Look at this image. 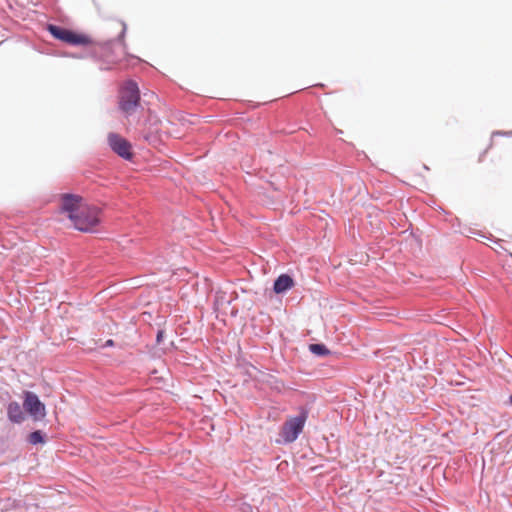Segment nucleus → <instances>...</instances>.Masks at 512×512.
<instances>
[{
  "instance_id": "obj_1",
  "label": "nucleus",
  "mask_w": 512,
  "mask_h": 512,
  "mask_svg": "<svg viewBox=\"0 0 512 512\" xmlns=\"http://www.w3.org/2000/svg\"><path fill=\"white\" fill-rule=\"evenodd\" d=\"M298 414L289 417L282 425L280 431L281 441L283 444H291L295 442L300 434L303 432L306 421L309 417V408L307 406H300Z\"/></svg>"
},
{
  "instance_id": "obj_2",
  "label": "nucleus",
  "mask_w": 512,
  "mask_h": 512,
  "mask_svg": "<svg viewBox=\"0 0 512 512\" xmlns=\"http://www.w3.org/2000/svg\"><path fill=\"white\" fill-rule=\"evenodd\" d=\"M46 31L55 39L73 47L88 46L92 44L90 36L73 29L49 23Z\"/></svg>"
},
{
  "instance_id": "obj_3",
  "label": "nucleus",
  "mask_w": 512,
  "mask_h": 512,
  "mask_svg": "<svg viewBox=\"0 0 512 512\" xmlns=\"http://www.w3.org/2000/svg\"><path fill=\"white\" fill-rule=\"evenodd\" d=\"M102 209L95 205L83 206L70 221L74 229L88 233L101 223Z\"/></svg>"
},
{
  "instance_id": "obj_4",
  "label": "nucleus",
  "mask_w": 512,
  "mask_h": 512,
  "mask_svg": "<svg viewBox=\"0 0 512 512\" xmlns=\"http://www.w3.org/2000/svg\"><path fill=\"white\" fill-rule=\"evenodd\" d=\"M140 90L137 82L128 80L119 98V109L125 114H132L140 103Z\"/></svg>"
},
{
  "instance_id": "obj_5",
  "label": "nucleus",
  "mask_w": 512,
  "mask_h": 512,
  "mask_svg": "<svg viewBox=\"0 0 512 512\" xmlns=\"http://www.w3.org/2000/svg\"><path fill=\"white\" fill-rule=\"evenodd\" d=\"M122 29L116 38L106 40L101 45L105 53L110 55L114 61H120L121 56H128L127 45L125 43V36L127 32V25L124 21H119Z\"/></svg>"
},
{
  "instance_id": "obj_6",
  "label": "nucleus",
  "mask_w": 512,
  "mask_h": 512,
  "mask_svg": "<svg viewBox=\"0 0 512 512\" xmlns=\"http://www.w3.org/2000/svg\"><path fill=\"white\" fill-rule=\"evenodd\" d=\"M23 409L34 421H41L46 416L45 404L32 391L24 392Z\"/></svg>"
},
{
  "instance_id": "obj_7",
  "label": "nucleus",
  "mask_w": 512,
  "mask_h": 512,
  "mask_svg": "<svg viewBox=\"0 0 512 512\" xmlns=\"http://www.w3.org/2000/svg\"><path fill=\"white\" fill-rule=\"evenodd\" d=\"M107 142L110 149L120 158L130 161L134 154L131 143L118 133L110 132L107 135Z\"/></svg>"
},
{
  "instance_id": "obj_8",
  "label": "nucleus",
  "mask_w": 512,
  "mask_h": 512,
  "mask_svg": "<svg viewBox=\"0 0 512 512\" xmlns=\"http://www.w3.org/2000/svg\"><path fill=\"white\" fill-rule=\"evenodd\" d=\"M83 198L74 193L61 194L60 211L67 214V218L72 219L83 207L81 206Z\"/></svg>"
},
{
  "instance_id": "obj_9",
  "label": "nucleus",
  "mask_w": 512,
  "mask_h": 512,
  "mask_svg": "<svg viewBox=\"0 0 512 512\" xmlns=\"http://www.w3.org/2000/svg\"><path fill=\"white\" fill-rule=\"evenodd\" d=\"M296 282L292 275L288 273H281L273 281L272 291L276 295H284L290 291Z\"/></svg>"
},
{
  "instance_id": "obj_10",
  "label": "nucleus",
  "mask_w": 512,
  "mask_h": 512,
  "mask_svg": "<svg viewBox=\"0 0 512 512\" xmlns=\"http://www.w3.org/2000/svg\"><path fill=\"white\" fill-rule=\"evenodd\" d=\"M139 135L141 139L154 147L162 143L161 131L157 127L143 128Z\"/></svg>"
},
{
  "instance_id": "obj_11",
  "label": "nucleus",
  "mask_w": 512,
  "mask_h": 512,
  "mask_svg": "<svg viewBox=\"0 0 512 512\" xmlns=\"http://www.w3.org/2000/svg\"><path fill=\"white\" fill-rule=\"evenodd\" d=\"M7 418L14 424H20L25 420V412L18 402L11 401L8 403Z\"/></svg>"
},
{
  "instance_id": "obj_12",
  "label": "nucleus",
  "mask_w": 512,
  "mask_h": 512,
  "mask_svg": "<svg viewBox=\"0 0 512 512\" xmlns=\"http://www.w3.org/2000/svg\"><path fill=\"white\" fill-rule=\"evenodd\" d=\"M309 351L317 357H326L331 354L330 349L323 343H312L309 345Z\"/></svg>"
},
{
  "instance_id": "obj_13",
  "label": "nucleus",
  "mask_w": 512,
  "mask_h": 512,
  "mask_svg": "<svg viewBox=\"0 0 512 512\" xmlns=\"http://www.w3.org/2000/svg\"><path fill=\"white\" fill-rule=\"evenodd\" d=\"M27 441L31 445L45 444L46 434L42 430H34L28 435Z\"/></svg>"
},
{
  "instance_id": "obj_14",
  "label": "nucleus",
  "mask_w": 512,
  "mask_h": 512,
  "mask_svg": "<svg viewBox=\"0 0 512 512\" xmlns=\"http://www.w3.org/2000/svg\"><path fill=\"white\" fill-rule=\"evenodd\" d=\"M165 331L164 329H158L156 333V344H160L164 339Z\"/></svg>"
},
{
  "instance_id": "obj_15",
  "label": "nucleus",
  "mask_w": 512,
  "mask_h": 512,
  "mask_svg": "<svg viewBox=\"0 0 512 512\" xmlns=\"http://www.w3.org/2000/svg\"><path fill=\"white\" fill-rule=\"evenodd\" d=\"M492 136H506L511 137L512 136V130L511 131H494L492 133Z\"/></svg>"
},
{
  "instance_id": "obj_16",
  "label": "nucleus",
  "mask_w": 512,
  "mask_h": 512,
  "mask_svg": "<svg viewBox=\"0 0 512 512\" xmlns=\"http://www.w3.org/2000/svg\"><path fill=\"white\" fill-rule=\"evenodd\" d=\"M116 345L115 341L112 340V339H108L106 340L102 345H101V348H111V347H114Z\"/></svg>"
},
{
  "instance_id": "obj_17",
  "label": "nucleus",
  "mask_w": 512,
  "mask_h": 512,
  "mask_svg": "<svg viewBox=\"0 0 512 512\" xmlns=\"http://www.w3.org/2000/svg\"><path fill=\"white\" fill-rule=\"evenodd\" d=\"M63 56L64 57L75 58V59H80V58L83 57L82 55L77 54V53H64Z\"/></svg>"
},
{
  "instance_id": "obj_18",
  "label": "nucleus",
  "mask_w": 512,
  "mask_h": 512,
  "mask_svg": "<svg viewBox=\"0 0 512 512\" xmlns=\"http://www.w3.org/2000/svg\"><path fill=\"white\" fill-rule=\"evenodd\" d=\"M470 233L474 234V235H480L481 237H485L484 235H482L480 232H476V231H473L472 229H470Z\"/></svg>"
},
{
  "instance_id": "obj_19",
  "label": "nucleus",
  "mask_w": 512,
  "mask_h": 512,
  "mask_svg": "<svg viewBox=\"0 0 512 512\" xmlns=\"http://www.w3.org/2000/svg\"><path fill=\"white\" fill-rule=\"evenodd\" d=\"M124 57H125V56H121V57H120V60H121L122 58H124ZM127 57L135 58L136 60H139V57H135L134 55H130L129 53H128V56H127Z\"/></svg>"
},
{
  "instance_id": "obj_20",
  "label": "nucleus",
  "mask_w": 512,
  "mask_h": 512,
  "mask_svg": "<svg viewBox=\"0 0 512 512\" xmlns=\"http://www.w3.org/2000/svg\"><path fill=\"white\" fill-rule=\"evenodd\" d=\"M508 404L512 406V393L508 397Z\"/></svg>"
}]
</instances>
